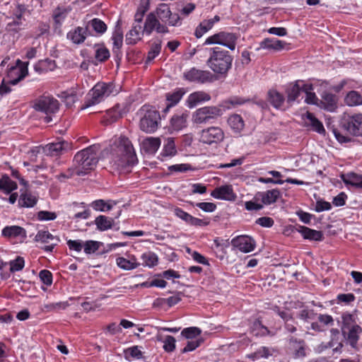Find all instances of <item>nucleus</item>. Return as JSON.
<instances>
[{
	"label": "nucleus",
	"instance_id": "57",
	"mask_svg": "<svg viewBox=\"0 0 362 362\" xmlns=\"http://www.w3.org/2000/svg\"><path fill=\"white\" fill-rule=\"evenodd\" d=\"M200 334V329L196 327L185 328L181 332L182 336L188 339H194L196 337L199 336Z\"/></svg>",
	"mask_w": 362,
	"mask_h": 362
},
{
	"label": "nucleus",
	"instance_id": "31",
	"mask_svg": "<svg viewBox=\"0 0 362 362\" xmlns=\"http://www.w3.org/2000/svg\"><path fill=\"white\" fill-rule=\"evenodd\" d=\"M238 37L232 33L220 32V45L230 50H234L236 47Z\"/></svg>",
	"mask_w": 362,
	"mask_h": 362
},
{
	"label": "nucleus",
	"instance_id": "10",
	"mask_svg": "<svg viewBox=\"0 0 362 362\" xmlns=\"http://www.w3.org/2000/svg\"><path fill=\"white\" fill-rule=\"evenodd\" d=\"M213 74L206 70L192 67L183 73V78L190 83H205L213 81Z\"/></svg>",
	"mask_w": 362,
	"mask_h": 362
},
{
	"label": "nucleus",
	"instance_id": "56",
	"mask_svg": "<svg viewBox=\"0 0 362 362\" xmlns=\"http://www.w3.org/2000/svg\"><path fill=\"white\" fill-rule=\"evenodd\" d=\"M158 341H161L163 343V349L167 352H172L175 349V339L170 336L167 335L165 337L164 339H161L160 338H158Z\"/></svg>",
	"mask_w": 362,
	"mask_h": 362
},
{
	"label": "nucleus",
	"instance_id": "33",
	"mask_svg": "<svg viewBox=\"0 0 362 362\" xmlns=\"http://www.w3.org/2000/svg\"><path fill=\"white\" fill-rule=\"evenodd\" d=\"M64 141L49 143L42 148L43 152L50 156H57L65 149Z\"/></svg>",
	"mask_w": 362,
	"mask_h": 362
},
{
	"label": "nucleus",
	"instance_id": "22",
	"mask_svg": "<svg viewBox=\"0 0 362 362\" xmlns=\"http://www.w3.org/2000/svg\"><path fill=\"white\" fill-rule=\"evenodd\" d=\"M280 196V191L278 189H273L257 193L255 196V199L260 200L262 204L270 205L275 203Z\"/></svg>",
	"mask_w": 362,
	"mask_h": 362
},
{
	"label": "nucleus",
	"instance_id": "11",
	"mask_svg": "<svg viewBox=\"0 0 362 362\" xmlns=\"http://www.w3.org/2000/svg\"><path fill=\"white\" fill-rule=\"evenodd\" d=\"M341 124L349 134L354 136L362 135V113L345 116Z\"/></svg>",
	"mask_w": 362,
	"mask_h": 362
},
{
	"label": "nucleus",
	"instance_id": "50",
	"mask_svg": "<svg viewBox=\"0 0 362 362\" xmlns=\"http://www.w3.org/2000/svg\"><path fill=\"white\" fill-rule=\"evenodd\" d=\"M141 258L144 266L153 267L158 264V257L154 252H144L141 255Z\"/></svg>",
	"mask_w": 362,
	"mask_h": 362
},
{
	"label": "nucleus",
	"instance_id": "29",
	"mask_svg": "<svg viewBox=\"0 0 362 362\" xmlns=\"http://www.w3.org/2000/svg\"><path fill=\"white\" fill-rule=\"evenodd\" d=\"M303 119L305 125L311 127L313 131L319 134H324L325 132L322 123L313 113L308 112L303 117Z\"/></svg>",
	"mask_w": 362,
	"mask_h": 362
},
{
	"label": "nucleus",
	"instance_id": "26",
	"mask_svg": "<svg viewBox=\"0 0 362 362\" xmlns=\"http://www.w3.org/2000/svg\"><path fill=\"white\" fill-rule=\"evenodd\" d=\"M123 38V30L119 25V22L117 21L111 37L112 40V52L117 56H118L119 53L120 52L119 50L122 47Z\"/></svg>",
	"mask_w": 362,
	"mask_h": 362
},
{
	"label": "nucleus",
	"instance_id": "64",
	"mask_svg": "<svg viewBox=\"0 0 362 362\" xmlns=\"http://www.w3.org/2000/svg\"><path fill=\"white\" fill-rule=\"evenodd\" d=\"M57 217V215L55 212L48 211H40L37 215V218L40 221H53Z\"/></svg>",
	"mask_w": 362,
	"mask_h": 362
},
{
	"label": "nucleus",
	"instance_id": "61",
	"mask_svg": "<svg viewBox=\"0 0 362 362\" xmlns=\"http://www.w3.org/2000/svg\"><path fill=\"white\" fill-rule=\"evenodd\" d=\"M9 264L11 272H18L23 269L25 261L23 257H18L16 259L11 261Z\"/></svg>",
	"mask_w": 362,
	"mask_h": 362
},
{
	"label": "nucleus",
	"instance_id": "55",
	"mask_svg": "<svg viewBox=\"0 0 362 362\" xmlns=\"http://www.w3.org/2000/svg\"><path fill=\"white\" fill-rule=\"evenodd\" d=\"M102 243L95 240H87L83 243L84 252L87 255L95 253L102 245Z\"/></svg>",
	"mask_w": 362,
	"mask_h": 362
},
{
	"label": "nucleus",
	"instance_id": "13",
	"mask_svg": "<svg viewBox=\"0 0 362 362\" xmlns=\"http://www.w3.org/2000/svg\"><path fill=\"white\" fill-rule=\"evenodd\" d=\"M28 62H23L18 59L16 64L11 66L8 71L7 78L9 83L14 86L23 79L28 74Z\"/></svg>",
	"mask_w": 362,
	"mask_h": 362
},
{
	"label": "nucleus",
	"instance_id": "35",
	"mask_svg": "<svg viewBox=\"0 0 362 362\" xmlns=\"http://www.w3.org/2000/svg\"><path fill=\"white\" fill-rule=\"evenodd\" d=\"M37 202V197L31 192H25L22 193L18 199V205L21 207H33Z\"/></svg>",
	"mask_w": 362,
	"mask_h": 362
},
{
	"label": "nucleus",
	"instance_id": "5",
	"mask_svg": "<svg viewBox=\"0 0 362 362\" xmlns=\"http://www.w3.org/2000/svg\"><path fill=\"white\" fill-rule=\"evenodd\" d=\"M33 107L38 112L47 115L45 121L47 123L52 120L49 115L56 113L59 108V101L50 95H42L33 102Z\"/></svg>",
	"mask_w": 362,
	"mask_h": 362
},
{
	"label": "nucleus",
	"instance_id": "51",
	"mask_svg": "<svg viewBox=\"0 0 362 362\" xmlns=\"http://www.w3.org/2000/svg\"><path fill=\"white\" fill-rule=\"evenodd\" d=\"M313 86L311 83H306L304 86L303 93H305L306 97L305 102L308 104H316L317 98L315 93L313 92Z\"/></svg>",
	"mask_w": 362,
	"mask_h": 362
},
{
	"label": "nucleus",
	"instance_id": "9",
	"mask_svg": "<svg viewBox=\"0 0 362 362\" xmlns=\"http://www.w3.org/2000/svg\"><path fill=\"white\" fill-rule=\"evenodd\" d=\"M155 31L158 34H167L169 33L168 26L162 24L153 12L148 13L143 23V32L149 36Z\"/></svg>",
	"mask_w": 362,
	"mask_h": 362
},
{
	"label": "nucleus",
	"instance_id": "41",
	"mask_svg": "<svg viewBox=\"0 0 362 362\" xmlns=\"http://www.w3.org/2000/svg\"><path fill=\"white\" fill-rule=\"evenodd\" d=\"M35 240L49 244L52 242L59 243L60 239L57 236L53 235L48 230H39L35 237Z\"/></svg>",
	"mask_w": 362,
	"mask_h": 362
},
{
	"label": "nucleus",
	"instance_id": "1",
	"mask_svg": "<svg viewBox=\"0 0 362 362\" xmlns=\"http://www.w3.org/2000/svg\"><path fill=\"white\" fill-rule=\"evenodd\" d=\"M110 163L117 170H124L137 162L136 155L128 138L115 139L110 146Z\"/></svg>",
	"mask_w": 362,
	"mask_h": 362
},
{
	"label": "nucleus",
	"instance_id": "23",
	"mask_svg": "<svg viewBox=\"0 0 362 362\" xmlns=\"http://www.w3.org/2000/svg\"><path fill=\"white\" fill-rule=\"evenodd\" d=\"M220 21L218 16H215L212 18L202 21L194 30V35L197 38L202 37L205 33L212 29L214 24Z\"/></svg>",
	"mask_w": 362,
	"mask_h": 362
},
{
	"label": "nucleus",
	"instance_id": "37",
	"mask_svg": "<svg viewBox=\"0 0 362 362\" xmlns=\"http://www.w3.org/2000/svg\"><path fill=\"white\" fill-rule=\"evenodd\" d=\"M177 153V149L175 144V140L172 137H168L165 140L163 148L160 156L162 158L173 157Z\"/></svg>",
	"mask_w": 362,
	"mask_h": 362
},
{
	"label": "nucleus",
	"instance_id": "40",
	"mask_svg": "<svg viewBox=\"0 0 362 362\" xmlns=\"http://www.w3.org/2000/svg\"><path fill=\"white\" fill-rule=\"evenodd\" d=\"M54 67V61L46 59L44 60H40L37 63H36L34 66V69L38 74H43L53 70Z\"/></svg>",
	"mask_w": 362,
	"mask_h": 362
},
{
	"label": "nucleus",
	"instance_id": "53",
	"mask_svg": "<svg viewBox=\"0 0 362 362\" xmlns=\"http://www.w3.org/2000/svg\"><path fill=\"white\" fill-rule=\"evenodd\" d=\"M356 318V316L353 314L349 313H343L341 315V330L358 325Z\"/></svg>",
	"mask_w": 362,
	"mask_h": 362
},
{
	"label": "nucleus",
	"instance_id": "7",
	"mask_svg": "<svg viewBox=\"0 0 362 362\" xmlns=\"http://www.w3.org/2000/svg\"><path fill=\"white\" fill-rule=\"evenodd\" d=\"M142 115L140 119V129L146 133H153L157 128L160 119L159 112L151 107L143 106L140 110Z\"/></svg>",
	"mask_w": 362,
	"mask_h": 362
},
{
	"label": "nucleus",
	"instance_id": "2",
	"mask_svg": "<svg viewBox=\"0 0 362 362\" xmlns=\"http://www.w3.org/2000/svg\"><path fill=\"white\" fill-rule=\"evenodd\" d=\"M99 150L98 145H92L75 155L72 167L74 168L76 175H86L95 167L98 161Z\"/></svg>",
	"mask_w": 362,
	"mask_h": 362
},
{
	"label": "nucleus",
	"instance_id": "8",
	"mask_svg": "<svg viewBox=\"0 0 362 362\" xmlns=\"http://www.w3.org/2000/svg\"><path fill=\"white\" fill-rule=\"evenodd\" d=\"M154 13L159 21L166 26L178 27L182 24L179 14L172 13L170 7L165 4H160Z\"/></svg>",
	"mask_w": 362,
	"mask_h": 362
},
{
	"label": "nucleus",
	"instance_id": "48",
	"mask_svg": "<svg viewBox=\"0 0 362 362\" xmlns=\"http://www.w3.org/2000/svg\"><path fill=\"white\" fill-rule=\"evenodd\" d=\"M86 26H90L98 35L104 34L107 30L106 24L100 19L95 18L88 23Z\"/></svg>",
	"mask_w": 362,
	"mask_h": 362
},
{
	"label": "nucleus",
	"instance_id": "30",
	"mask_svg": "<svg viewBox=\"0 0 362 362\" xmlns=\"http://www.w3.org/2000/svg\"><path fill=\"white\" fill-rule=\"evenodd\" d=\"M298 231L304 239L313 241H322L323 239V233L320 230H316L305 226H299Z\"/></svg>",
	"mask_w": 362,
	"mask_h": 362
},
{
	"label": "nucleus",
	"instance_id": "32",
	"mask_svg": "<svg viewBox=\"0 0 362 362\" xmlns=\"http://www.w3.org/2000/svg\"><path fill=\"white\" fill-rule=\"evenodd\" d=\"M341 178L346 185L362 189V175L349 173L341 175Z\"/></svg>",
	"mask_w": 362,
	"mask_h": 362
},
{
	"label": "nucleus",
	"instance_id": "18",
	"mask_svg": "<svg viewBox=\"0 0 362 362\" xmlns=\"http://www.w3.org/2000/svg\"><path fill=\"white\" fill-rule=\"evenodd\" d=\"M211 100V96L209 93L204 91H195L190 93L185 102L186 105L192 109L199 104L208 102Z\"/></svg>",
	"mask_w": 362,
	"mask_h": 362
},
{
	"label": "nucleus",
	"instance_id": "6",
	"mask_svg": "<svg viewBox=\"0 0 362 362\" xmlns=\"http://www.w3.org/2000/svg\"><path fill=\"white\" fill-rule=\"evenodd\" d=\"M223 115V110L218 106H204L198 108L192 116V121L195 124H205L212 122Z\"/></svg>",
	"mask_w": 362,
	"mask_h": 362
},
{
	"label": "nucleus",
	"instance_id": "38",
	"mask_svg": "<svg viewBox=\"0 0 362 362\" xmlns=\"http://www.w3.org/2000/svg\"><path fill=\"white\" fill-rule=\"evenodd\" d=\"M115 203L112 200L96 199L90 206L97 211L105 212L111 210Z\"/></svg>",
	"mask_w": 362,
	"mask_h": 362
},
{
	"label": "nucleus",
	"instance_id": "27",
	"mask_svg": "<svg viewBox=\"0 0 362 362\" xmlns=\"http://www.w3.org/2000/svg\"><path fill=\"white\" fill-rule=\"evenodd\" d=\"M161 144V141L158 137H147L141 142V148L148 154H155Z\"/></svg>",
	"mask_w": 362,
	"mask_h": 362
},
{
	"label": "nucleus",
	"instance_id": "62",
	"mask_svg": "<svg viewBox=\"0 0 362 362\" xmlns=\"http://www.w3.org/2000/svg\"><path fill=\"white\" fill-rule=\"evenodd\" d=\"M203 340L202 339H190L187 341V345L182 350V353H187L189 351H192L195 350L197 347H199L202 343Z\"/></svg>",
	"mask_w": 362,
	"mask_h": 362
},
{
	"label": "nucleus",
	"instance_id": "4",
	"mask_svg": "<svg viewBox=\"0 0 362 362\" xmlns=\"http://www.w3.org/2000/svg\"><path fill=\"white\" fill-rule=\"evenodd\" d=\"M119 93L115 83L112 82H98L87 94L82 110L99 104L110 95H115Z\"/></svg>",
	"mask_w": 362,
	"mask_h": 362
},
{
	"label": "nucleus",
	"instance_id": "3",
	"mask_svg": "<svg viewBox=\"0 0 362 362\" xmlns=\"http://www.w3.org/2000/svg\"><path fill=\"white\" fill-rule=\"evenodd\" d=\"M209 51L211 55L206 62V66L216 74L226 76L232 68L233 56L228 51L219 47H214Z\"/></svg>",
	"mask_w": 362,
	"mask_h": 362
},
{
	"label": "nucleus",
	"instance_id": "12",
	"mask_svg": "<svg viewBox=\"0 0 362 362\" xmlns=\"http://www.w3.org/2000/svg\"><path fill=\"white\" fill-rule=\"evenodd\" d=\"M224 139V132L218 127H210L204 129L200 133L199 141L205 144H218Z\"/></svg>",
	"mask_w": 362,
	"mask_h": 362
},
{
	"label": "nucleus",
	"instance_id": "54",
	"mask_svg": "<svg viewBox=\"0 0 362 362\" xmlns=\"http://www.w3.org/2000/svg\"><path fill=\"white\" fill-rule=\"evenodd\" d=\"M69 305L67 301L57 302L45 304L43 305V310L46 312L59 311L65 310Z\"/></svg>",
	"mask_w": 362,
	"mask_h": 362
},
{
	"label": "nucleus",
	"instance_id": "47",
	"mask_svg": "<svg viewBox=\"0 0 362 362\" xmlns=\"http://www.w3.org/2000/svg\"><path fill=\"white\" fill-rule=\"evenodd\" d=\"M71 11L70 7H58L53 13V18L54 22L61 25L67 17L69 13Z\"/></svg>",
	"mask_w": 362,
	"mask_h": 362
},
{
	"label": "nucleus",
	"instance_id": "20",
	"mask_svg": "<svg viewBox=\"0 0 362 362\" xmlns=\"http://www.w3.org/2000/svg\"><path fill=\"white\" fill-rule=\"evenodd\" d=\"M189 112L187 111L174 115L170 119V128L175 132H179L187 126Z\"/></svg>",
	"mask_w": 362,
	"mask_h": 362
},
{
	"label": "nucleus",
	"instance_id": "28",
	"mask_svg": "<svg viewBox=\"0 0 362 362\" xmlns=\"http://www.w3.org/2000/svg\"><path fill=\"white\" fill-rule=\"evenodd\" d=\"M2 235L4 237L9 238H21L24 239L26 238L25 230L18 226H6L2 230Z\"/></svg>",
	"mask_w": 362,
	"mask_h": 362
},
{
	"label": "nucleus",
	"instance_id": "21",
	"mask_svg": "<svg viewBox=\"0 0 362 362\" xmlns=\"http://www.w3.org/2000/svg\"><path fill=\"white\" fill-rule=\"evenodd\" d=\"M145 35L143 32V25L139 23H133L131 30L126 34V42L128 45H135L142 39Z\"/></svg>",
	"mask_w": 362,
	"mask_h": 362
},
{
	"label": "nucleus",
	"instance_id": "45",
	"mask_svg": "<svg viewBox=\"0 0 362 362\" xmlns=\"http://www.w3.org/2000/svg\"><path fill=\"white\" fill-rule=\"evenodd\" d=\"M268 98L271 104L276 109L281 108L284 105V95L275 90H270L268 92Z\"/></svg>",
	"mask_w": 362,
	"mask_h": 362
},
{
	"label": "nucleus",
	"instance_id": "58",
	"mask_svg": "<svg viewBox=\"0 0 362 362\" xmlns=\"http://www.w3.org/2000/svg\"><path fill=\"white\" fill-rule=\"evenodd\" d=\"M124 355L127 359H129V358H141L142 352L138 346H133L124 350Z\"/></svg>",
	"mask_w": 362,
	"mask_h": 362
},
{
	"label": "nucleus",
	"instance_id": "24",
	"mask_svg": "<svg viewBox=\"0 0 362 362\" xmlns=\"http://www.w3.org/2000/svg\"><path fill=\"white\" fill-rule=\"evenodd\" d=\"M186 93L184 88H178L172 92L166 93V108L165 111H168L170 107L175 106Z\"/></svg>",
	"mask_w": 362,
	"mask_h": 362
},
{
	"label": "nucleus",
	"instance_id": "42",
	"mask_svg": "<svg viewBox=\"0 0 362 362\" xmlns=\"http://www.w3.org/2000/svg\"><path fill=\"white\" fill-rule=\"evenodd\" d=\"M228 123L235 133H240L245 127V123L242 117L236 114L232 115L229 117Z\"/></svg>",
	"mask_w": 362,
	"mask_h": 362
},
{
	"label": "nucleus",
	"instance_id": "25",
	"mask_svg": "<svg viewBox=\"0 0 362 362\" xmlns=\"http://www.w3.org/2000/svg\"><path fill=\"white\" fill-rule=\"evenodd\" d=\"M88 35V26L76 27L67 33V38L73 43L79 45L83 43Z\"/></svg>",
	"mask_w": 362,
	"mask_h": 362
},
{
	"label": "nucleus",
	"instance_id": "16",
	"mask_svg": "<svg viewBox=\"0 0 362 362\" xmlns=\"http://www.w3.org/2000/svg\"><path fill=\"white\" fill-rule=\"evenodd\" d=\"M288 349L295 358L306 356L305 342L303 339L291 337L288 340Z\"/></svg>",
	"mask_w": 362,
	"mask_h": 362
},
{
	"label": "nucleus",
	"instance_id": "39",
	"mask_svg": "<svg viewBox=\"0 0 362 362\" xmlns=\"http://www.w3.org/2000/svg\"><path fill=\"white\" fill-rule=\"evenodd\" d=\"M286 44L285 42L276 38H267L261 42L260 46L263 49L281 50L284 47Z\"/></svg>",
	"mask_w": 362,
	"mask_h": 362
},
{
	"label": "nucleus",
	"instance_id": "43",
	"mask_svg": "<svg viewBox=\"0 0 362 362\" xmlns=\"http://www.w3.org/2000/svg\"><path fill=\"white\" fill-rule=\"evenodd\" d=\"M116 263L119 268L124 270H132L137 268L139 265L134 257H132L130 259H127L122 257H117Z\"/></svg>",
	"mask_w": 362,
	"mask_h": 362
},
{
	"label": "nucleus",
	"instance_id": "36",
	"mask_svg": "<svg viewBox=\"0 0 362 362\" xmlns=\"http://www.w3.org/2000/svg\"><path fill=\"white\" fill-rule=\"evenodd\" d=\"M96 228L100 231H105L112 228L114 220L104 215L97 216L94 221Z\"/></svg>",
	"mask_w": 362,
	"mask_h": 362
},
{
	"label": "nucleus",
	"instance_id": "15",
	"mask_svg": "<svg viewBox=\"0 0 362 362\" xmlns=\"http://www.w3.org/2000/svg\"><path fill=\"white\" fill-rule=\"evenodd\" d=\"M211 196L217 199L233 201L236 195L233 187L230 185H222L216 187L211 192Z\"/></svg>",
	"mask_w": 362,
	"mask_h": 362
},
{
	"label": "nucleus",
	"instance_id": "17",
	"mask_svg": "<svg viewBox=\"0 0 362 362\" xmlns=\"http://www.w3.org/2000/svg\"><path fill=\"white\" fill-rule=\"evenodd\" d=\"M305 83L304 81L298 80L288 86L286 88L288 103H291L298 100L301 93H303Z\"/></svg>",
	"mask_w": 362,
	"mask_h": 362
},
{
	"label": "nucleus",
	"instance_id": "63",
	"mask_svg": "<svg viewBox=\"0 0 362 362\" xmlns=\"http://www.w3.org/2000/svg\"><path fill=\"white\" fill-rule=\"evenodd\" d=\"M189 254L191 255L192 259L197 263L202 264L204 265H209V261L202 254L197 251H192L189 248L187 249Z\"/></svg>",
	"mask_w": 362,
	"mask_h": 362
},
{
	"label": "nucleus",
	"instance_id": "49",
	"mask_svg": "<svg viewBox=\"0 0 362 362\" xmlns=\"http://www.w3.org/2000/svg\"><path fill=\"white\" fill-rule=\"evenodd\" d=\"M162 46V41L160 40H155L151 45V48L148 52L146 62H151L153 60L160 52Z\"/></svg>",
	"mask_w": 362,
	"mask_h": 362
},
{
	"label": "nucleus",
	"instance_id": "52",
	"mask_svg": "<svg viewBox=\"0 0 362 362\" xmlns=\"http://www.w3.org/2000/svg\"><path fill=\"white\" fill-rule=\"evenodd\" d=\"M110 56V54L108 49L104 45H95V57L98 62H105L109 59Z\"/></svg>",
	"mask_w": 362,
	"mask_h": 362
},
{
	"label": "nucleus",
	"instance_id": "14",
	"mask_svg": "<svg viewBox=\"0 0 362 362\" xmlns=\"http://www.w3.org/2000/svg\"><path fill=\"white\" fill-rule=\"evenodd\" d=\"M231 244L233 247L245 253L254 250L255 247V241L247 235H240L232 239Z\"/></svg>",
	"mask_w": 362,
	"mask_h": 362
},
{
	"label": "nucleus",
	"instance_id": "34",
	"mask_svg": "<svg viewBox=\"0 0 362 362\" xmlns=\"http://www.w3.org/2000/svg\"><path fill=\"white\" fill-rule=\"evenodd\" d=\"M18 185L16 182L13 181L7 175H4L0 178V191L4 194H11L16 190Z\"/></svg>",
	"mask_w": 362,
	"mask_h": 362
},
{
	"label": "nucleus",
	"instance_id": "46",
	"mask_svg": "<svg viewBox=\"0 0 362 362\" xmlns=\"http://www.w3.org/2000/svg\"><path fill=\"white\" fill-rule=\"evenodd\" d=\"M251 332L257 337H264L270 334L269 330L267 327L263 325L259 320L253 322L250 327Z\"/></svg>",
	"mask_w": 362,
	"mask_h": 362
},
{
	"label": "nucleus",
	"instance_id": "19",
	"mask_svg": "<svg viewBox=\"0 0 362 362\" xmlns=\"http://www.w3.org/2000/svg\"><path fill=\"white\" fill-rule=\"evenodd\" d=\"M344 339L352 348H356L360 334L362 333V328L359 325L354 326L341 330Z\"/></svg>",
	"mask_w": 362,
	"mask_h": 362
},
{
	"label": "nucleus",
	"instance_id": "44",
	"mask_svg": "<svg viewBox=\"0 0 362 362\" xmlns=\"http://www.w3.org/2000/svg\"><path fill=\"white\" fill-rule=\"evenodd\" d=\"M345 103L351 107L362 105V95L356 90L349 91L344 98Z\"/></svg>",
	"mask_w": 362,
	"mask_h": 362
},
{
	"label": "nucleus",
	"instance_id": "60",
	"mask_svg": "<svg viewBox=\"0 0 362 362\" xmlns=\"http://www.w3.org/2000/svg\"><path fill=\"white\" fill-rule=\"evenodd\" d=\"M356 299L355 296L351 293H339L337 296V303L338 304L339 303H344L346 305L350 304L351 303L354 302Z\"/></svg>",
	"mask_w": 362,
	"mask_h": 362
},
{
	"label": "nucleus",
	"instance_id": "59",
	"mask_svg": "<svg viewBox=\"0 0 362 362\" xmlns=\"http://www.w3.org/2000/svg\"><path fill=\"white\" fill-rule=\"evenodd\" d=\"M322 99L327 105V110H332L336 107L337 98L334 94L325 93L322 95Z\"/></svg>",
	"mask_w": 362,
	"mask_h": 362
}]
</instances>
